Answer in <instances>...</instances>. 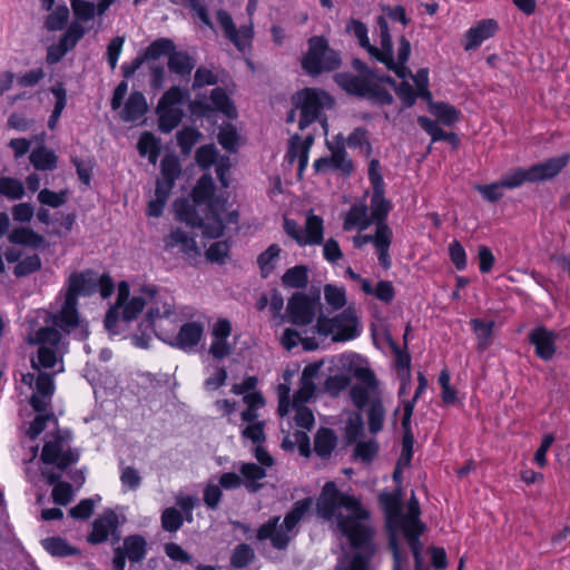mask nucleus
Masks as SVG:
<instances>
[{"instance_id": "nucleus-1", "label": "nucleus", "mask_w": 570, "mask_h": 570, "mask_svg": "<svg viewBox=\"0 0 570 570\" xmlns=\"http://www.w3.org/2000/svg\"><path fill=\"white\" fill-rule=\"evenodd\" d=\"M317 513L345 537L350 544L368 556L374 552V528L370 512L360 499L341 492L334 482H326L316 502Z\"/></svg>"}, {"instance_id": "nucleus-2", "label": "nucleus", "mask_w": 570, "mask_h": 570, "mask_svg": "<svg viewBox=\"0 0 570 570\" xmlns=\"http://www.w3.org/2000/svg\"><path fill=\"white\" fill-rule=\"evenodd\" d=\"M193 199H177L174 203L175 216L191 227H199L209 238H218L226 227L238 224V212L230 208L227 198L215 195L213 178L204 175L191 194Z\"/></svg>"}, {"instance_id": "nucleus-3", "label": "nucleus", "mask_w": 570, "mask_h": 570, "mask_svg": "<svg viewBox=\"0 0 570 570\" xmlns=\"http://www.w3.org/2000/svg\"><path fill=\"white\" fill-rule=\"evenodd\" d=\"M381 501L386 511V523L390 530V548L393 552V570H428L421 557L419 537L424 527L420 522V505L412 495L406 513H401L399 501L390 494H382Z\"/></svg>"}, {"instance_id": "nucleus-4", "label": "nucleus", "mask_w": 570, "mask_h": 570, "mask_svg": "<svg viewBox=\"0 0 570 570\" xmlns=\"http://www.w3.org/2000/svg\"><path fill=\"white\" fill-rule=\"evenodd\" d=\"M27 343L38 347L37 355L31 358L32 368L38 374L27 373L22 375V383L33 390L30 403L35 411H45L55 392L52 375L41 373L40 370L56 368L55 373L63 371L62 355L66 351L62 336L51 326H42L32 330L27 335Z\"/></svg>"}, {"instance_id": "nucleus-5", "label": "nucleus", "mask_w": 570, "mask_h": 570, "mask_svg": "<svg viewBox=\"0 0 570 570\" xmlns=\"http://www.w3.org/2000/svg\"><path fill=\"white\" fill-rule=\"evenodd\" d=\"M380 32V47L373 46L368 39L366 26L356 19L347 21L345 30L352 35L358 45L367 51L371 58L384 63L390 70H393L400 78H405L410 72L405 67L411 53V43L404 37L399 40L396 59L393 55L392 37L389 30L387 21L384 17L377 18Z\"/></svg>"}, {"instance_id": "nucleus-6", "label": "nucleus", "mask_w": 570, "mask_h": 570, "mask_svg": "<svg viewBox=\"0 0 570 570\" xmlns=\"http://www.w3.org/2000/svg\"><path fill=\"white\" fill-rule=\"evenodd\" d=\"M322 364L312 363L304 367L301 376L299 389L289 399L291 380L294 376L293 371H285L283 379L284 383L277 387L278 409L277 412L281 417H285L289 413H294V422L297 426L311 430L314 425V414L307 406V403L314 397L316 391L315 380L320 373Z\"/></svg>"}, {"instance_id": "nucleus-7", "label": "nucleus", "mask_w": 570, "mask_h": 570, "mask_svg": "<svg viewBox=\"0 0 570 570\" xmlns=\"http://www.w3.org/2000/svg\"><path fill=\"white\" fill-rule=\"evenodd\" d=\"M98 275L91 271L73 273L69 277V287L66 293L63 305L57 315L51 316V323L66 333L79 330L81 337L87 336V330L79 320L77 312V296L90 295L97 291Z\"/></svg>"}, {"instance_id": "nucleus-8", "label": "nucleus", "mask_w": 570, "mask_h": 570, "mask_svg": "<svg viewBox=\"0 0 570 570\" xmlns=\"http://www.w3.org/2000/svg\"><path fill=\"white\" fill-rule=\"evenodd\" d=\"M154 296L155 288L149 286L142 287L139 293H135L130 296L129 285L126 282H120L118 285L116 305L108 311L105 318L106 328L111 334H117L118 323H128L136 318Z\"/></svg>"}, {"instance_id": "nucleus-9", "label": "nucleus", "mask_w": 570, "mask_h": 570, "mask_svg": "<svg viewBox=\"0 0 570 570\" xmlns=\"http://www.w3.org/2000/svg\"><path fill=\"white\" fill-rule=\"evenodd\" d=\"M342 366L358 382L350 389V396L357 409H363L374 400L381 399L377 380L365 361L357 354L340 356Z\"/></svg>"}, {"instance_id": "nucleus-10", "label": "nucleus", "mask_w": 570, "mask_h": 570, "mask_svg": "<svg viewBox=\"0 0 570 570\" xmlns=\"http://www.w3.org/2000/svg\"><path fill=\"white\" fill-rule=\"evenodd\" d=\"M312 499H303L297 501L293 509L285 515L283 522L276 517L263 524L258 532L259 540H271L273 547L284 549L288 542L296 535V525L304 518L312 507Z\"/></svg>"}, {"instance_id": "nucleus-11", "label": "nucleus", "mask_w": 570, "mask_h": 570, "mask_svg": "<svg viewBox=\"0 0 570 570\" xmlns=\"http://www.w3.org/2000/svg\"><path fill=\"white\" fill-rule=\"evenodd\" d=\"M314 330L333 342H347L358 337L363 326L355 306L351 304L332 317L320 316Z\"/></svg>"}, {"instance_id": "nucleus-12", "label": "nucleus", "mask_w": 570, "mask_h": 570, "mask_svg": "<svg viewBox=\"0 0 570 570\" xmlns=\"http://www.w3.org/2000/svg\"><path fill=\"white\" fill-rule=\"evenodd\" d=\"M294 109L287 115L286 121L293 122L296 118V110L299 111L298 128L304 130L316 121L322 110L333 107L332 97L322 89L305 88L293 96Z\"/></svg>"}, {"instance_id": "nucleus-13", "label": "nucleus", "mask_w": 570, "mask_h": 570, "mask_svg": "<svg viewBox=\"0 0 570 570\" xmlns=\"http://www.w3.org/2000/svg\"><path fill=\"white\" fill-rule=\"evenodd\" d=\"M147 321L156 335L161 340L171 338L177 325L184 321L183 313L175 306L174 298L167 294H159L149 301Z\"/></svg>"}, {"instance_id": "nucleus-14", "label": "nucleus", "mask_w": 570, "mask_h": 570, "mask_svg": "<svg viewBox=\"0 0 570 570\" xmlns=\"http://www.w3.org/2000/svg\"><path fill=\"white\" fill-rule=\"evenodd\" d=\"M71 432L68 430L58 429L56 432L47 434L41 451L42 463L55 465L60 470L76 463L79 452L71 448Z\"/></svg>"}, {"instance_id": "nucleus-15", "label": "nucleus", "mask_w": 570, "mask_h": 570, "mask_svg": "<svg viewBox=\"0 0 570 570\" xmlns=\"http://www.w3.org/2000/svg\"><path fill=\"white\" fill-rule=\"evenodd\" d=\"M340 65L338 53L328 48L324 38L313 37L308 40V51L302 60V67L308 75L316 76L323 71H331Z\"/></svg>"}, {"instance_id": "nucleus-16", "label": "nucleus", "mask_w": 570, "mask_h": 570, "mask_svg": "<svg viewBox=\"0 0 570 570\" xmlns=\"http://www.w3.org/2000/svg\"><path fill=\"white\" fill-rule=\"evenodd\" d=\"M186 92L179 87L169 88L160 98L156 111L158 127L163 132H170L183 118V105Z\"/></svg>"}, {"instance_id": "nucleus-17", "label": "nucleus", "mask_w": 570, "mask_h": 570, "mask_svg": "<svg viewBox=\"0 0 570 570\" xmlns=\"http://www.w3.org/2000/svg\"><path fill=\"white\" fill-rule=\"evenodd\" d=\"M335 79L337 83L350 94L366 97L383 105H390L393 101V97L390 92L382 89L376 83H373L370 79L347 73L336 75Z\"/></svg>"}, {"instance_id": "nucleus-18", "label": "nucleus", "mask_w": 570, "mask_h": 570, "mask_svg": "<svg viewBox=\"0 0 570 570\" xmlns=\"http://www.w3.org/2000/svg\"><path fill=\"white\" fill-rule=\"evenodd\" d=\"M367 243L374 244L380 264L384 269H389L391 267L389 248L392 243V229L385 223L380 222L376 225L375 235H357L353 238V244L357 248L363 247Z\"/></svg>"}, {"instance_id": "nucleus-19", "label": "nucleus", "mask_w": 570, "mask_h": 570, "mask_svg": "<svg viewBox=\"0 0 570 570\" xmlns=\"http://www.w3.org/2000/svg\"><path fill=\"white\" fill-rule=\"evenodd\" d=\"M230 335L232 324L227 318H218L213 324L209 353L214 358L223 360L232 354L235 343L229 341Z\"/></svg>"}, {"instance_id": "nucleus-20", "label": "nucleus", "mask_w": 570, "mask_h": 570, "mask_svg": "<svg viewBox=\"0 0 570 570\" xmlns=\"http://www.w3.org/2000/svg\"><path fill=\"white\" fill-rule=\"evenodd\" d=\"M317 305V301L304 294H295L287 304L289 320L296 325L309 324L315 317Z\"/></svg>"}, {"instance_id": "nucleus-21", "label": "nucleus", "mask_w": 570, "mask_h": 570, "mask_svg": "<svg viewBox=\"0 0 570 570\" xmlns=\"http://www.w3.org/2000/svg\"><path fill=\"white\" fill-rule=\"evenodd\" d=\"M217 21L225 31L228 39L240 50H245L253 38L252 27L245 26L237 29L233 22V19L225 10L217 12Z\"/></svg>"}, {"instance_id": "nucleus-22", "label": "nucleus", "mask_w": 570, "mask_h": 570, "mask_svg": "<svg viewBox=\"0 0 570 570\" xmlns=\"http://www.w3.org/2000/svg\"><path fill=\"white\" fill-rule=\"evenodd\" d=\"M164 247L168 252L177 249L188 258H195L199 255V248L187 232L181 228H175L164 238Z\"/></svg>"}, {"instance_id": "nucleus-23", "label": "nucleus", "mask_w": 570, "mask_h": 570, "mask_svg": "<svg viewBox=\"0 0 570 570\" xmlns=\"http://www.w3.org/2000/svg\"><path fill=\"white\" fill-rule=\"evenodd\" d=\"M204 334V325L200 322H187L184 323L179 332L175 335L171 333V338L165 340L171 345L177 346L181 350L194 348L202 340Z\"/></svg>"}, {"instance_id": "nucleus-24", "label": "nucleus", "mask_w": 570, "mask_h": 570, "mask_svg": "<svg viewBox=\"0 0 570 570\" xmlns=\"http://www.w3.org/2000/svg\"><path fill=\"white\" fill-rule=\"evenodd\" d=\"M313 141L314 137L312 134L306 135L304 139L298 135H293L289 139L286 157L289 163L297 161L299 175H302L308 164V153Z\"/></svg>"}, {"instance_id": "nucleus-25", "label": "nucleus", "mask_w": 570, "mask_h": 570, "mask_svg": "<svg viewBox=\"0 0 570 570\" xmlns=\"http://www.w3.org/2000/svg\"><path fill=\"white\" fill-rule=\"evenodd\" d=\"M569 156L561 155L558 157L550 158L543 163L531 166L530 176L531 183L542 181L551 179L557 176L563 167L568 164Z\"/></svg>"}, {"instance_id": "nucleus-26", "label": "nucleus", "mask_w": 570, "mask_h": 570, "mask_svg": "<svg viewBox=\"0 0 570 570\" xmlns=\"http://www.w3.org/2000/svg\"><path fill=\"white\" fill-rule=\"evenodd\" d=\"M530 341L535 353L542 360H550L556 353V334L544 327H537L530 333Z\"/></svg>"}, {"instance_id": "nucleus-27", "label": "nucleus", "mask_w": 570, "mask_h": 570, "mask_svg": "<svg viewBox=\"0 0 570 570\" xmlns=\"http://www.w3.org/2000/svg\"><path fill=\"white\" fill-rule=\"evenodd\" d=\"M497 22L492 19L482 20L475 27L470 28L465 33V50H472L492 37L497 31Z\"/></svg>"}, {"instance_id": "nucleus-28", "label": "nucleus", "mask_w": 570, "mask_h": 570, "mask_svg": "<svg viewBox=\"0 0 570 570\" xmlns=\"http://www.w3.org/2000/svg\"><path fill=\"white\" fill-rule=\"evenodd\" d=\"M303 238L299 239L301 246L306 245H321L324 239V224L323 219L312 212L307 214L304 229L302 230Z\"/></svg>"}, {"instance_id": "nucleus-29", "label": "nucleus", "mask_w": 570, "mask_h": 570, "mask_svg": "<svg viewBox=\"0 0 570 570\" xmlns=\"http://www.w3.org/2000/svg\"><path fill=\"white\" fill-rule=\"evenodd\" d=\"M147 110L145 96L141 92H132L120 111V118L126 122H136L145 116Z\"/></svg>"}, {"instance_id": "nucleus-30", "label": "nucleus", "mask_w": 570, "mask_h": 570, "mask_svg": "<svg viewBox=\"0 0 570 570\" xmlns=\"http://www.w3.org/2000/svg\"><path fill=\"white\" fill-rule=\"evenodd\" d=\"M117 528V517L114 512H108L96 519L92 523V532L89 540L92 543H101L106 541L109 534Z\"/></svg>"}, {"instance_id": "nucleus-31", "label": "nucleus", "mask_w": 570, "mask_h": 570, "mask_svg": "<svg viewBox=\"0 0 570 570\" xmlns=\"http://www.w3.org/2000/svg\"><path fill=\"white\" fill-rule=\"evenodd\" d=\"M372 223V219L368 215L367 207L363 204L354 205L347 212L344 219V229L352 230H365Z\"/></svg>"}, {"instance_id": "nucleus-32", "label": "nucleus", "mask_w": 570, "mask_h": 570, "mask_svg": "<svg viewBox=\"0 0 570 570\" xmlns=\"http://www.w3.org/2000/svg\"><path fill=\"white\" fill-rule=\"evenodd\" d=\"M31 165L38 170H52L57 167L58 157L45 146L33 149L29 156Z\"/></svg>"}, {"instance_id": "nucleus-33", "label": "nucleus", "mask_w": 570, "mask_h": 570, "mask_svg": "<svg viewBox=\"0 0 570 570\" xmlns=\"http://www.w3.org/2000/svg\"><path fill=\"white\" fill-rule=\"evenodd\" d=\"M138 151L141 156L148 157V160L156 165L160 154V140L149 131L141 134L138 145Z\"/></svg>"}, {"instance_id": "nucleus-34", "label": "nucleus", "mask_w": 570, "mask_h": 570, "mask_svg": "<svg viewBox=\"0 0 570 570\" xmlns=\"http://www.w3.org/2000/svg\"><path fill=\"white\" fill-rule=\"evenodd\" d=\"M429 110L439 121L446 126H452L460 118V111L445 102L431 101L429 104Z\"/></svg>"}, {"instance_id": "nucleus-35", "label": "nucleus", "mask_w": 570, "mask_h": 570, "mask_svg": "<svg viewBox=\"0 0 570 570\" xmlns=\"http://www.w3.org/2000/svg\"><path fill=\"white\" fill-rule=\"evenodd\" d=\"M8 239L12 244L38 247L43 243V237L30 228L18 227L12 229L8 235Z\"/></svg>"}, {"instance_id": "nucleus-36", "label": "nucleus", "mask_w": 570, "mask_h": 570, "mask_svg": "<svg viewBox=\"0 0 570 570\" xmlns=\"http://www.w3.org/2000/svg\"><path fill=\"white\" fill-rule=\"evenodd\" d=\"M240 473L244 478L246 489L250 492L257 491L262 487L258 481L266 476L265 470L255 463L242 464Z\"/></svg>"}, {"instance_id": "nucleus-37", "label": "nucleus", "mask_w": 570, "mask_h": 570, "mask_svg": "<svg viewBox=\"0 0 570 570\" xmlns=\"http://www.w3.org/2000/svg\"><path fill=\"white\" fill-rule=\"evenodd\" d=\"M390 212V203L384 198L383 188L373 189L371 199V219L376 222V225L381 222L384 223V218Z\"/></svg>"}, {"instance_id": "nucleus-38", "label": "nucleus", "mask_w": 570, "mask_h": 570, "mask_svg": "<svg viewBox=\"0 0 570 570\" xmlns=\"http://www.w3.org/2000/svg\"><path fill=\"white\" fill-rule=\"evenodd\" d=\"M47 429H51L50 432H56L59 429L53 414L37 415L26 431V434L31 440H35Z\"/></svg>"}, {"instance_id": "nucleus-39", "label": "nucleus", "mask_w": 570, "mask_h": 570, "mask_svg": "<svg viewBox=\"0 0 570 570\" xmlns=\"http://www.w3.org/2000/svg\"><path fill=\"white\" fill-rule=\"evenodd\" d=\"M336 445V436L330 429H321L314 440V451L320 456H328Z\"/></svg>"}, {"instance_id": "nucleus-40", "label": "nucleus", "mask_w": 570, "mask_h": 570, "mask_svg": "<svg viewBox=\"0 0 570 570\" xmlns=\"http://www.w3.org/2000/svg\"><path fill=\"white\" fill-rule=\"evenodd\" d=\"M126 557L131 562H138L146 554V541L140 535H131L125 539L121 548Z\"/></svg>"}, {"instance_id": "nucleus-41", "label": "nucleus", "mask_w": 570, "mask_h": 570, "mask_svg": "<svg viewBox=\"0 0 570 570\" xmlns=\"http://www.w3.org/2000/svg\"><path fill=\"white\" fill-rule=\"evenodd\" d=\"M324 299L330 308L338 311L347 303L346 289L343 286L326 284L323 288Z\"/></svg>"}, {"instance_id": "nucleus-42", "label": "nucleus", "mask_w": 570, "mask_h": 570, "mask_svg": "<svg viewBox=\"0 0 570 570\" xmlns=\"http://www.w3.org/2000/svg\"><path fill=\"white\" fill-rule=\"evenodd\" d=\"M470 324L478 340V350L485 351L491 344V335L494 323L473 318L471 320Z\"/></svg>"}, {"instance_id": "nucleus-43", "label": "nucleus", "mask_w": 570, "mask_h": 570, "mask_svg": "<svg viewBox=\"0 0 570 570\" xmlns=\"http://www.w3.org/2000/svg\"><path fill=\"white\" fill-rule=\"evenodd\" d=\"M419 125L431 136L432 141L449 140L452 144L458 142L454 134H446L435 121L425 116L417 118Z\"/></svg>"}, {"instance_id": "nucleus-44", "label": "nucleus", "mask_w": 570, "mask_h": 570, "mask_svg": "<svg viewBox=\"0 0 570 570\" xmlns=\"http://www.w3.org/2000/svg\"><path fill=\"white\" fill-rule=\"evenodd\" d=\"M168 67L173 72L185 76L190 73L194 61L186 52H177L174 49L168 58Z\"/></svg>"}, {"instance_id": "nucleus-45", "label": "nucleus", "mask_w": 570, "mask_h": 570, "mask_svg": "<svg viewBox=\"0 0 570 570\" xmlns=\"http://www.w3.org/2000/svg\"><path fill=\"white\" fill-rule=\"evenodd\" d=\"M331 149V163L332 169L341 171L344 175L351 174L353 169V163L347 156V153L343 146L330 147Z\"/></svg>"}, {"instance_id": "nucleus-46", "label": "nucleus", "mask_w": 570, "mask_h": 570, "mask_svg": "<svg viewBox=\"0 0 570 570\" xmlns=\"http://www.w3.org/2000/svg\"><path fill=\"white\" fill-rule=\"evenodd\" d=\"M348 147L358 148L360 151L368 157L372 154V145L368 139V131L365 128L358 127L354 129L346 139Z\"/></svg>"}, {"instance_id": "nucleus-47", "label": "nucleus", "mask_w": 570, "mask_h": 570, "mask_svg": "<svg viewBox=\"0 0 570 570\" xmlns=\"http://www.w3.org/2000/svg\"><path fill=\"white\" fill-rule=\"evenodd\" d=\"M175 49V45L169 39H158L150 43L144 52L142 60H157L163 56H170Z\"/></svg>"}, {"instance_id": "nucleus-48", "label": "nucleus", "mask_w": 570, "mask_h": 570, "mask_svg": "<svg viewBox=\"0 0 570 570\" xmlns=\"http://www.w3.org/2000/svg\"><path fill=\"white\" fill-rule=\"evenodd\" d=\"M0 195L11 200L21 199L24 195V186L17 178L0 177Z\"/></svg>"}, {"instance_id": "nucleus-49", "label": "nucleus", "mask_w": 570, "mask_h": 570, "mask_svg": "<svg viewBox=\"0 0 570 570\" xmlns=\"http://www.w3.org/2000/svg\"><path fill=\"white\" fill-rule=\"evenodd\" d=\"M42 547L53 557H67L77 553V550L59 537L42 540Z\"/></svg>"}, {"instance_id": "nucleus-50", "label": "nucleus", "mask_w": 570, "mask_h": 570, "mask_svg": "<svg viewBox=\"0 0 570 570\" xmlns=\"http://www.w3.org/2000/svg\"><path fill=\"white\" fill-rule=\"evenodd\" d=\"M244 403L247 405V407L242 412V420L244 422L253 423L255 421H258V414L257 411L262 409L265 405V400L262 394H249L245 395L243 399Z\"/></svg>"}, {"instance_id": "nucleus-51", "label": "nucleus", "mask_w": 570, "mask_h": 570, "mask_svg": "<svg viewBox=\"0 0 570 570\" xmlns=\"http://www.w3.org/2000/svg\"><path fill=\"white\" fill-rule=\"evenodd\" d=\"M282 345L286 350H292L293 347L297 346L299 342H302L303 346L307 351H312L317 348L318 344L314 341V338L306 337L302 338L301 335L291 328H286L284 333L281 336Z\"/></svg>"}, {"instance_id": "nucleus-52", "label": "nucleus", "mask_w": 570, "mask_h": 570, "mask_svg": "<svg viewBox=\"0 0 570 570\" xmlns=\"http://www.w3.org/2000/svg\"><path fill=\"white\" fill-rule=\"evenodd\" d=\"M284 285L293 288H303L307 285L308 276L305 266H295L285 272L282 277Z\"/></svg>"}, {"instance_id": "nucleus-53", "label": "nucleus", "mask_w": 570, "mask_h": 570, "mask_svg": "<svg viewBox=\"0 0 570 570\" xmlns=\"http://www.w3.org/2000/svg\"><path fill=\"white\" fill-rule=\"evenodd\" d=\"M367 410V423L368 429L372 433H377L383 428L385 410L383 407L382 401L374 400Z\"/></svg>"}, {"instance_id": "nucleus-54", "label": "nucleus", "mask_w": 570, "mask_h": 570, "mask_svg": "<svg viewBox=\"0 0 570 570\" xmlns=\"http://www.w3.org/2000/svg\"><path fill=\"white\" fill-rule=\"evenodd\" d=\"M51 92L53 94V96L56 98V104H55L52 114L49 117L48 127L50 129H55L58 124V120L66 107L67 94H66L65 88L60 83L52 87Z\"/></svg>"}, {"instance_id": "nucleus-55", "label": "nucleus", "mask_w": 570, "mask_h": 570, "mask_svg": "<svg viewBox=\"0 0 570 570\" xmlns=\"http://www.w3.org/2000/svg\"><path fill=\"white\" fill-rule=\"evenodd\" d=\"M212 101L215 108L225 114L227 117H236V108L223 89L216 88L212 91Z\"/></svg>"}, {"instance_id": "nucleus-56", "label": "nucleus", "mask_w": 570, "mask_h": 570, "mask_svg": "<svg viewBox=\"0 0 570 570\" xmlns=\"http://www.w3.org/2000/svg\"><path fill=\"white\" fill-rule=\"evenodd\" d=\"M180 164L175 155H166L160 163V178L175 181L180 175Z\"/></svg>"}, {"instance_id": "nucleus-57", "label": "nucleus", "mask_w": 570, "mask_h": 570, "mask_svg": "<svg viewBox=\"0 0 570 570\" xmlns=\"http://www.w3.org/2000/svg\"><path fill=\"white\" fill-rule=\"evenodd\" d=\"M351 383V379L346 374L332 375L326 379L324 390L332 396H337L341 392L345 391Z\"/></svg>"}, {"instance_id": "nucleus-58", "label": "nucleus", "mask_w": 570, "mask_h": 570, "mask_svg": "<svg viewBox=\"0 0 570 570\" xmlns=\"http://www.w3.org/2000/svg\"><path fill=\"white\" fill-rule=\"evenodd\" d=\"M69 19V10L66 6H58L46 20V28L51 31L61 30Z\"/></svg>"}, {"instance_id": "nucleus-59", "label": "nucleus", "mask_w": 570, "mask_h": 570, "mask_svg": "<svg viewBox=\"0 0 570 570\" xmlns=\"http://www.w3.org/2000/svg\"><path fill=\"white\" fill-rule=\"evenodd\" d=\"M504 188H515L521 186L523 183H531L530 169L518 168L507 174L501 179Z\"/></svg>"}, {"instance_id": "nucleus-60", "label": "nucleus", "mask_w": 570, "mask_h": 570, "mask_svg": "<svg viewBox=\"0 0 570 570\" xmlns=\"http://www.w3.org/2000/svg\"><path fill=\"white\" fill-rule=\"evenodd\" d=\"M183 524V517L175 508H167L161 514V525L164 530L176 532Z\"/></svg>"}, {"instance_id": "nucleus-61", "label": "nucleus", "mask_w": 570, "mask_h": 570, "mask_svg": "<svg viewBox=\"0 0 570 570\" xmlns=\"http://www.w3.org/2000/svg\"><path fill=\"white\" fill-rule=\"evenodd\" d=\"M83 35L85 28L80 23L73 22L60 39V43L69 51L76 46Z\"/></svg>"}, {"instance_id": "nucleus-62", "label": "nucleus", "mask_w": 570, "mask_h": 570, "mask_svg": "<svg viewBox=\"0 0 570 570\" xmlns=\"http://www.w3.org/2000/svg\"><path fill=\"white\" fill-rule=\"evenodd\" d=\"M200 136L202 135L197 129L185 127L177 135L178 145L184 153H189L194 145L199 140Z\"/></svg>"}, {"instance_id": "nucleus-63", "label": "nucleus", "mask_w": 570, "mask_h": 570, "mask_svg": "<svg viewBox=\"0 0 570 570\" xmlns=\"http://www.w3.org/2000/svg\"><path fill=\"white\" fill-rule=\"evenodd\" d=\"M71 7L77 19L81 21H88L92 19L96 11H98V6L96 7L92 2L85 0H72Z\"/></svg>"}, {"instance_id": "nucleus-64", "label": "nucleus", "mask_w": 570, "mask_h": 570, "mask_svg": "<svg viewBox=\"0 0 570 570\" xmlns=\"http://www.w3.org/2000/svg\"><path fill=\"white\" fill-rule=\"evenodd\" d=\"M336 570H371L367 559L362 556L353 558H343L338 561Z\"/></svg>"}]
</instances>
